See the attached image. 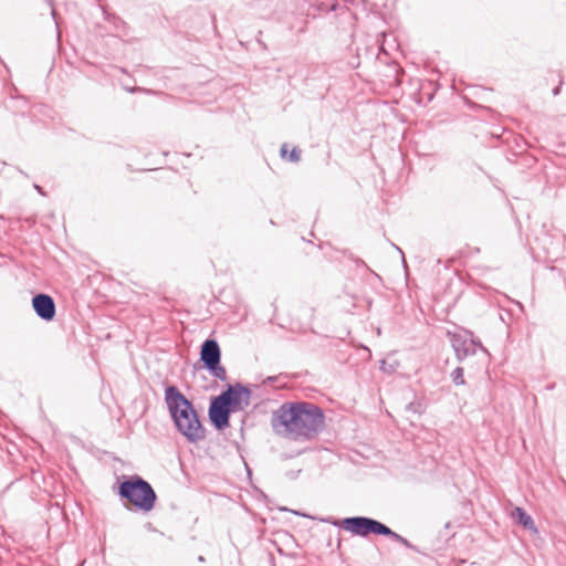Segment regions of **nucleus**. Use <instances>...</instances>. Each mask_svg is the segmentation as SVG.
<instances>
[{"instance_id": "1", "label": "nucleus", "mask_w": 566, "mask_h": 566, "mask_svg": "<svg viewBox=\"0 0 566 566\" xmlns=\"http://www.w3.org/2000/svg\"><path fill=\"white\" fill-rule=\"evenodd\" d=\"M272 428H280L295 439L308 440L316 437L325 427V416L317 405L308 401H287L273 411Z\"/></svg>"}, {"instance_id": "2", "label": "nucleus", "mask_w": 566, "mask_h": 566, "mask_svg": "<svg viewBox=\"0 0 566 566\" xmlns=\"http://www.w3.org/2000/svg\"><path fill=\"white\" fill-rule=\"evenodd\" d=\"M165 402L177 430L189 442L197 443L206 438V430L193 405L176 386L165 389Z\"/></svg>"}, {"instance_id": "3", "label": "nucleus", "mask_w": 566, "mask_h": 566, "mask_svg": "<svg viewBox=\"0 0 566 566\" xmlns=\"http://www.w3.org/2000/svg\"><path fill=\"white\" fill-rule=\"evenodd\" d=\"M117 494L120 500L142 512H150L157 501V494L150 483L137 474L125 478L118 484Z\"/></svg>"}, {"instance_id": "4", "label": "nucleus", "mask_w": 566, "mask_h": 566, "mask_svg": "<svg viewBox=\"0 0 566 566\" xmlns=\"http://www.w3.org/2000/svg\"><path fill=\"white\" fill-rule=\"evenodd\" d=\"M324 522L343 528L354 536L367 537L370 534L386 536L388 526L375 518L367 516H352L343 520H334L332 517L324 520Z\"/></svg>"}, {"instance_id": "5", "label": "nucleus", "mask_w": 566, "mask_h": 566, "mask_svg": "<svg viewBox=\"0 0 566 566\" xmlns=\"http://www.w3.org/2000/svg\"><path fill=\"white\" fill-rule=\"evenodd\" d=\"M452 348L459 361L476 354L478 349L486 352L479 339L470 331H462L450 335Z\"/></svg>"}, {"instance_id": "6", "label": "nucleus", "mask_w": 566, "mask_h": 566, "mask_svg": "<svg viewBox=\"0 0 566 566\" xmlns=\"http://www.w3.org/2000/svg\"><path fill=\"white\" fill-rule=\"evenodd\" d=\"M231 412L243 410L250 403L251 391L241 385H230L228 388L217 396Z\"/></svg>"}, {"instance_id": "7", "label": "nucleus", "mask_w": 566, "mask_h": 566, "mask_svg": "<svg viewBox=\"0 0 566 566\" xmlns=\"http://www.w3.org/2000/svg\"><path fill=\"white\" fill-rule=\"evenodd\" d=\"M230 413L229 408L219 400L218 397L211 400L208 415L212 426L217 430H223L229 426Z\"/></svg>"}, {"instance_id": "8", "label": "nucleus", "mask_w": 566, "mask_h": 566, "mask_svg": "<svg viewBox=\"0 0 566 566\" xmlns=\"http://www.w3.org/2000/svg\"><path fill=\"white\" fill-rule=\"evenodd\" d=\"M32 307L35 314L43 321L50 322L56 313L55 303L52 296L39 293L32 298Z\"/></svg>"}, {"instance_id": "9", "label": "nucleus", "mask_w": 566, "mask_h": 566, "mask_svg": "<svg viewBox=\"0 0 566 566\" xmlns=\"http://www.w3.org/2000/svg\"><path fill=\"white\" fill-rule=\"evenodd\" d=\"M200 359L203 363V367L220 363L221 350L216 339H207L202 343Z\"/></svg>"}, {"instance_id": "10", "label": "nucleus", "mask_w": 566, "mask_h": 566, "mask_svg": "<svg viewBox=\"0 0 566 566\" xmlns=\"http://www.w3.org/2000/svg\"><path fill=\"white\" fill-rule=\"evenodd\" d=\"M512 517L516 518V522L521 524L526 530H530L534 533L537 532V528L535 526V523L530 514L525 512L522 507H515L512 511Z\"/></svg>"}, {"instance_id": "11", "label": "nucleus", "mask_w": 566, "mask_h": 566, "mask_svg": "<svg viewBox=\"0 0 566 566\" xmlns=\"http://www.w3.org/2000/svg\"><path fill=\"white\" fill-rule=\"evenodd\" d=\"M386 537L390 538L391 541H394L396 543L403 545L407 548L416 549V546L413 544H411L406 537L394 532L390 527H388V530H387Z\"/></svg>"}, {"instance_id": "12", "label": "nucleus", "mask_w": 566, "mask_h": 566, "mask_svg": "<svg viewBox=\"0 0 566 566\" xmlns=\"http://www.w3.org/2000/svg\"><path fill=\"white\" fill-rule=\"evenodd\" d=\"M212 377L224 381L227 379V370L220 363L205 367Z\"/></svg>"}, {"instance_id": "13", "label": "nucleus", "mask_w": 566, "mask_h": 566, "mask_svg": "<svg viewBox=\"0 0 566 566\" xmlns=\"http://www.w3.org/2000/svg\"><path fill=\"white\" fill-rule=\"evenodd\" d=\"M451 379H452L453 384L457 385V386L464 385L465 384V379H464L463 368L462 367H457L455 369H453V371L451 373Z\"/></svg>"}, {"instance_id": "14", "label": "nucleus", "mask_w": 566, "mask_h": 566, "mask_svg": "<svg viewBox=\"0 0 566 566\" xmlns=\"http://www.w3.org/2000/svg\"><path fill=\"white\" fill-rule=\"evenodd\" d=\"M289 159L292 163H297L301 159V150L297 148H293L290 153Z\"/></svg>"}, {"instance_id": "15", "label": "nucleus", "mask_w": 566, "mask_h": 566, "mask_svg": "<svg viewBox=\"0 0 566 566\" xmlns=\"http://www.w3.org/2000/svg\"><path fill=\"white\" fill-rule=\"evenodd\" d=\"M46 3L51 9V14L53 19L56 20V10L54 9L53 0H46ZM55 23L57 24V21H55Z\"/></svg>"}, {"instance_id": "16", "label": "nucleus", "mask_w": 566, "mask_h": 566, "mask_svg": "<svg viewBox=\"0 0 566 566\" xmlns=\"http://www.w3.org/2000/svg\"><path fill=\"white\" fill-rule=\"evenodd\" d=\"M106 19L108 21H113L116 28H118L119 24H124V22L119 18H117V17H112L111 18L109 15H107Z\"/></svg>"}, {"instance_id": "17", "label": "nucleus", "mask_w": 566, "mask_h": 566, "mask_svg": "<svg viewBox=\"0 0 566 566\" xmlns=\"http://www.w3.org/2000/svg\"><path fill=\"white\" fill-rule=\"evenodd\" d=\"M33 187H34V189H35L40 195L45 196V192H44V190H43V188H42L41 186H39V185L34 184V186H33Z\"/></svg>"}, {"instance_id": "18", "label": "nucleus", "mask_w": 566, "mask_h": 566, "mask_svg": "<svg viewBox=\"0 0 566 566\" xmlns=\"http://www.w3.org/2000/svg\"><path fill=\"white\" fill-rule=\"evenodd\" d=\"M286 145H283L282 148H281V156L282 157H285L286 156Z\"/></svg>"}, {"instance_id": "19", "label": "nucleus", "mask_w": 566, "mask_h": 566, "mask_svg": "<svg viewBox=\"0 0 566 566\" xmlns=\"http://www.w3.org/2000/svg\"><path fill=\"white\" fill-rule=\"evenodd\" d=\"M559 91H560V87H559V86L555 87V88L553 90V95H554V96L558 95V94H559Z\"/></svg>"}, {"instance_id": "20", "label": "nucleus", "mask_w": 566, "mask_h": 566, "mask_svg": "<svg viewBox=\"0 0 566 566\" xmlns=\"http://www.w3.org/2000/svg\"><path fill=\"white\" fill-rule=\"evenodd\" d=\"M408 409L413 410V411H417L416 406H415V403H413V402H411V403L408 406Z\"/></svg>"}, {"instance_id": "21", "label": "nucleus", "mask_w": 566, "mask_h": 566, "mask_svg": "<svg viewBox=\"0 0 566 566\" xmlns=\"http://www.w3.org/2000/svg\"><path fill=\"white\" fill-rule=\"evenodd\" d=\"M198 560H199L200 563H203V562H205V557H203V556H199V557H198Z\"/></svg>"}]
</instances>
